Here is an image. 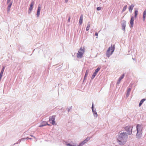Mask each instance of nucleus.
<instances>
[{"mask_svg":"<svg viewBox=\"0 0 146 146\" xmlns=\"http://www.w3.org/2000/svg\"><path fill=\"white\" fill-rule=\"evenodd\" d=\"M127 134L125 132H121L119 133L117 140L120 145L123 144L126 141Z\"/></svg>","mask_w":146,"mask_h":146,"instance_id":"1","label":"nucleus"},{"mask_svg":"<svg viewBox=\"0 0 146 146\" xmlns=\"http://www.w3.org/2000/svg\"><path fill=\"white\" fill-rule=\"evenodd\" d=\"M114 49V45H111V47H109L106 53L107 56L109 57L112 54Z\"/></svg>","mask_w":146,"mask_h":146,"instance_id":"2","label":"nucleus"},{"mask_svg":"<svg viewBox=\"0 0 146 146\" xmlns=\"http://www.w3.org/2000/svg\"><path fill=\"white\" fill-rule=\"evenodd\" d=\"M84 51L85 48L84 47H83V48H80L77 54V58H82L84 53Z\"/></svg>","mask_w":146,"mask_h":146,"instance_id":"3","label":"nucleus"},{"mask_svg":"<svg viewBox=\"0 0 146 146\" xmlns=\"http://www.w3.org/2000/svg\"><path fill=\"white\" fill-rule=\"evenodd\" d=\"M137 133L136 136L137 138H139L141 137L142 134V129L141 126L139 125H137L136 127Z\"/></svg>","mask_w":146,"mask_h":146,"instance_id":"4","label":"nucleus"},{"mask_svg":"<svg viewBox=\"0 0 146 146\" xmlns=\"http://www.w3.org/2000/svg\"><path fill=\"white\" fill-rule=\"evenodd\" d=\"M55 115H53L50 117L49 118V121H50L52 125H56V123L55 121Z\"/></svg>","mask_w":146,"mask_h":146,"instance_id":"5","label":"nucleus"},{"mask_svg":"<svg viewBox=\"0 0 146 146\" xmlns=\"http://www.w3.org/2000/svg\"><path fill=\"white\" fill-rule=\"evenodd\" d=\"M125 130L128 132V134H130L131 132L132 127L131 126L128 125L125 127Z\"/></svg>","mask_w":146,"mask_h":146,"instance_id":"6","label":"nucleus"},{"mask_svg":"<svg viewBox=\"0 0 146 146\" xmlns=\"http://www.w3.org/2000/svg\"><path fill=\"white\" fill-rule=\"evenodd\" d=\"M89 139L88 138H87L84 141L80 143L78 146H82L84 143H86ZM70 146H76L74 145H70Z\"/></svg>","mask_w":146,"mask_h":146,"instance_id":"7","label":"nucleus"},{"mask_svg":"<svg viewBox=\"0 0 146 146\" xmlns=\"http://www.w3.org/2000/svg\"><path fill=\"white\" fill-rule=\"evenodd\" d=\"M122 28L123 31L125 30L126 26V21L125 20H123L122 23Z\"/></svg>","mask_w":146,"mask_h":146,"instance_id":"8","label":"nucleus"},{"mask_svg":"<svg viewBox=\"0 0 146 146\" xmlns=\"http://www.w3.org/2000/svg\"><path fill=\"white\" fill-rule=\"evenodd\" d=\"M34 2L33 1L30 4V7L29 8V13H30L31 11L33 9V6L34 5Z\"/></svg>","mask_w":146,"mask_h":146,"instance_id":"9","label":"nucleus"},{"mask_svg":"<svg viewBox=\"0 0 146 146\" xmlns=\"http://www.w3.org/2000/svg\"><path fill=\"white\" fill-rule=\"evenodd\" d=\"M40 10V7L39 6L38 8L36 14L37 17H38L39 16Z\"/></svg>","mask_w":146,"mask_h":146,"instance_id":"10","label":"nucleus"},{"mask_svg":"<svg viewBox=\"0 0 146 146\" xmlns=\"http://www.w3.org/2000/svg\"><path fill=\"white\" fill-rule=\"evenodd\" d=\"M133 21H134L133 17H131V19L130 21L131 26V27H133Z\"/></svg>","mask_w":146,"mask_h":146,"instance_id":"11","label":"nucleus"},{"mask_svg":"<svg viewBox=\"0 0 146 146\" xmlns=\"http://www.w3.org/2000/svg\"><path fill=\"white\" fill-rule=\"evenodd\" d=\"M146 16V10H145L143 12V21H144Z\"/></svg>","mask_w":146,"mask_h":146,"instance_id":"12","label":"nucleus"},{"mask_svg":"<svg viewBox=\"0 0 146 146\" xmlns=\"http://www.w3.org/2000/svg\"><path fill=\"white\" fill-rule=\"evenodd\" d=\"M83 19V15H81L79 21V23L80 25H81L82 23Z\"/></svg>","mask_w":146,"mask_h":146,"instance_id":"13","label":"nucleus"},{"mask_svg":"<svg viewBox=\"0 0 146 146\" xmlns=\"http://www.w3.org/2000/svg\"><path fill=\"white\" fill-rule=\"evenodd\" d=\"M124 74H123L118 79L117 83H119L121 80L124 78Z\"/></svg>","mask_w":146,"mask_h":146,"instance_id":"14","label":"nucleus"},{"mask_svg":"<svg viewBox=\"0 0 146 146\" xmlns=\"http://www.w3.org/2000/svg\"><path fill=\"white\" fill-rule=\"evenodd\" d=\"M145 99H143L142 100H141L139 103V106L140 107L141 106V105L142 104L143 102L144 101H145Z\"/></svg>","mask_w":146,"mask_h":146,"instance_id":"15","label":"nucleus"},{"mask_svg":"<svg viewBox=\"0 0 146 146\" xmlns=\"http://www.w3.org/2000/svg\"><path fill=\"white\" fill-rule=\"evenodd\" d=\"M134 7V6L133 5H131L129 8V11L131 12V11L133 10V8Z\"/></svg>","mask_w":146,"mask_h":146,"instance_id":"16","label":"nucleus"},{"mask_svg":"<svg viewBox=\"0 0 146 146\" xmlns=\"http://www.w3.org/2000/svg\"><path fill=\"white\" fill-rule=\"evenodd\" d=\"M12 5V3H11L9 5L8 7V11H9L10 10V8L11 7V5Z\"/></svg>","mask_w":146,"mask_h":146,"instance_id":"17","label":"nucleus"},{"mask_svg":"<svg viewBox=\"0 0 146 146\" xmlns=\"http://www.w3.org/2000/svg\"><path fill=\"white\" fill-rule=\"evenodd\" d=\"M135 15L134 17L135 18H136L137 15L138 14V11L135 10L134 12Z\"/></svg>","mask_w":146,"mask_h":146,"instance_id":"18","label":"nucleus"},{"mask_svg":"<svg viewBox=\"0 0 146 146\" xmlns=\"http://www.w3.org/2000/svg\"><path fill=\"white\" fill-rule=\"evenodd\" d=\"M88 70H87L85 73V75L84 77V79H85L86 78V77L88 75Z\"/></svg>","mask_w":146,"mask_h":146,"instance_id":"19","label":"nucleus"},{"mask_svg":"<svg viewBox=\"0 0 146 146\" xmlns=\"http://www.w3.org/2000/svg\"><path fill=\"white\" fill-rule=\"evenodd\" d=\"M45 124H44L43 125H41V126H39V127H42L44 126H46V125H50L48 124L47 122H45Z\"/></svg>","mask_w":146,"mask_h":146,"instance_id":"20","label":"nucleus"},{"mask_svg":"<svg viewBox=\"0 0 146 146\" xmlns=\"http://www.w3.org/2000/svg\"><path fill=\"white\" fill-rule=\"evenodd\" d=\"M96 74H97V73H96V72H94L93 73V75L92 76V79H93L95 77V76H96Z\"/></svg>","mask_w":146,"mask_h":146,"instance_id":"21","label":"nucleus"},{"mask_svg":"<svg viewBox=\"0 0 146 146\" xmlns=\"http://www.w3.org/2000/svg\"><path fill=\"white\" fill-rule=\"evenodd\" d=\"M4 71H3V70H1V72L0 73V78L2 77V76H3V73Z\"/></svg>","mask_w":146,"mask_h":146,"instance_id":"22","label":"nucleus"},{"mask_svg":"<svg viewBox=\"0 0 146 146\" xmlns=\"http://www.w3.org/2000/svg\"><path fill=\"white\" fill-rule=\"evenodd\" d=\"M100 68H98L97 69L95 70V72L96 73H97L98 72L99 70H100Z\"/></svg>","mask_w":146,"mask_h":146,"instance_id":"23","label":"nucleus"},{"mask_svg":"<svg viewBox=\"0 0 146 146\" xmlns=\"http://www.w3.org/2000/svg\"><path fill=\"white\" fill-rule=\"evenodd\" d=\"M90 27V24L88 25V26L86 28V30L87 31H88L89 30Z\"/></svg>","mask_w":146,"mask_h":146,"instance_id":"24","label":"nucleus"},{"mask_svg":"<svg viewBox=\"0 0 146 146\" xmlns=\"http://www.w3.org/2000/svg\"><path fill=\"white\" fill-rule=\"evenodd\" d=\"M126 9H127V5H126L124 7L123 9V10H122V11L123 12L124 11L126 10Z\"/></svg>","mask_w":146,"mask_h":146,"instance_id":"25","label":"nucleus"},{"mask_svg":"<svg viewBox=\"0 0 146 146\" xmlns=\"http://www.w3.org/2000/svg\"><path fill=\"white\" fill-rule=\"evenodd\" d=\"M97 9L98 11L100 10L101 9V7H98L97 8Z\"/></svg>","mask_w":146,"mask_h":146,"instance_id":"26","label":"nucleus"},{"mask_svg":"<svg viewBox=\"0 0 146 146\" xmlns=\"http://www.w3.org/2000/svg\"><path fill=\"white\" fill-rule=\"evenodd\" d=\"M45 122H46V121H43L42 123L39 126H41L43 125L44 124H45Z\"/></svg>","mask_w":146,"mask_h":146,"instance_id":"27","label":"nucleus"},{"mask_svg":"<svg viewBox=\"0 0 146 146\" xmlns=\"http://www.w3.org/2000/svg\"><path fill=\"white\" fill-rule=\"evenodd\" d=\"M131 91V89L130 88H129L127 90V93H129Z\"/></svg>","mask_w":146,"mask_h":146,"instance_id":"28","label":"nucleus"},{"mask_svg":"<svg viewBox=\"0 0 146 146\" xmlns=\"http://www.w3.org/2000/svg\"><path fill=\"white\" fill-rule=\"evenodd\" d=\"M66 145L68 146H70V144L69 143H67L66 144Z\"/></svg>","mask_w":146,"mask_h":146,"instance_id":"29","label":"nucleus"},{"mask_svg":"<svg viewBox=\"0 0 146 146\" xmlns=\"http://www.w3.org/2000/svg\"><path fill=\"white\" fill-rule=\"evenodd\" d=\"M95 35L96 36H98V34L97 33H96L95 34Z\"/></svg>","mask_w":146,"mask_h":146,"instance_id":"30","label":"nucleus"},{"mask_svg":"<svg viewBox=\"0 0 146 146\" xmlns=\"http://www.w3.org/2000/svg\"><path fill=\"white\" fill-rule=\"evenodd\" d=\"M5 69V67H3L2 68V70H3V71H4Z\"/></svg>","mask_w":146,"mask_h":146,"instance_id":"31","label":"nucleus"},{"mask_svg":"<svg viewBox=\"0 0 146 146\" xmlns=\"http://www.w3.org/2000/svg\"><path fill=\"white\" fill-rule=\"evenodd\" d=\"M68 21L70 22V17H69V19H68Z\"/></svg>","mask_w":146,"mask_h":146,"instance_id":"32","label":"nucleus"},{"mask_svg":"<svg viewBox=\"0 0 146 146\" xmlns=\"http://www.w3.org/2000/svg\"><path fill=\"white\" fill-rule=\"evenodd\" d=\"M11 0H7V3H9Z\"/></svg>","mask_w":146,"mask_h":146,"instance_id":"33","label":"nucleus"},{"mask_svg":"<svg viewBox=\"0 0 146 146\" xmlns=\"http://www.w3.org/2000/svg\"><path fill=\"white\" fill-rule=\"evenodd\" d=\"M68 0H65V2L66 3H67V2H68Z\"/></svg>","mask_w":146,"mask_h":146,"instance_id":"34","label":"nucleus"},{"mask_svg":"<svg viewBox=\"0 0 146 146\" xmlns=\"http://www.w3.org/2000/svg\"><path fill=\"white\" fill-rule=\"evenodd\" d=\"M31 137H34V138H35V137H34L33 135H31Z\"/></svg>","mask_w":146,"mask_h":146,"instance_id":"35","label":"nucleus"},{"mask_svg":"<svg viewBox=\"0 0 146 146\" xmlns=\"http://www.w3.org/2000/svg\"><path fill=\"white\" fill-rule=\"evenodd\" d=\"M93 106H92V110H93Z\"/></svg>","mask_w":146,"mask_h":146,"instance_id":"36","label":"nucleus"}]
</instances>
